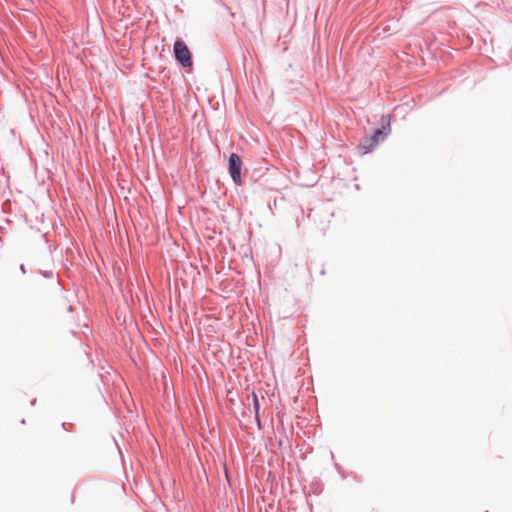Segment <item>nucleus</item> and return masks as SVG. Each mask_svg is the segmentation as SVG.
Listing matches in <instances>:
<instances>
[{
    "instance_id": "obj_1",
    "label": "nucleus",
    "mask_w": 512,
    "mask_h": 512,
    "mask_svg": "<svg viewBox=\"0 0 512 512\" xmlns=\"http://www.w3.org/2000/svg\"><path fill=\"white\" fill-rule=\"evenodd\" d=\"M175 58L184 67L192 66L191 52L182 40H176L173 47Z\"/></svg>"
},
{
    "instance_id": "obj_2",
    "label": "nucleus",
    "mask_w": 512,
    "mask_h": 512,
    "mask_svg": "<svg viewBox=\"0 0 512 512\" xmlns=\"http://www.w3.org/2000/svg\"><path fill=\"white\" fill-rule=\"evenodd\" d=\"M228 168L231 178L235 182V184H241V168L242 161L240 157L236 153H232L229 157Z\"/></svg>"
},
{
    "instance_id": "obj_4",
    "label": "nucleus",
    "mask_w": 512,
    "mask_h": 512,
    "mask_svg": "<svg viewBox=\"0 0 512 512\" xmlns=\"http://www.w3.org/2000/svg\"><path fill=\"white\" fill-rule=\"evenodd\" d=\"M252 398H253V406H254V411H255V418L259 422V412H260V406H261L260 400L255 392L252 393Z\"/></svg>"
},
{
    "instance_id": "obj_5",
    "label": "nucleus",
    "mask_w": 512,
    "mask_h": 512,
    "mask_svg": "<svg viewBox=\"0 0 512 512\" xmlns=\"http://www.w3.org/2000/svg\"><path fill=\"white\" fill-rule=\"evenodd\" d=\"M65 423H61L58 425L57 430L60 432L61 430H65Z\"/></svg>"
},
{
    "instance_id": "obj_3",
    "label": "nucleus",
    "mask_w": 512,
    "mask_h": 512,
    "mask_svg": "<svg viewBox=\"0 0 512 512\" xmlns=\"http://www.w3.org/2000/svg\"><path fill=\"white\" fill-rule=\"evenodd\" d=\"M383 136L382 129H376L373 135L368 139V143L360 144L359 148L362 153L366 154L370 152L379 142L380 138Z\"/></svg>"
}]
</instances>
